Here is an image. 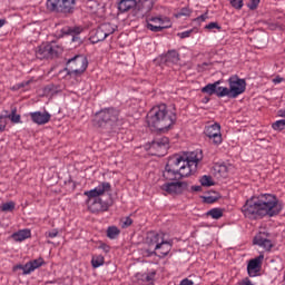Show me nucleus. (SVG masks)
I'll return each mask as SVG.
<instances>
[{"instance_id": "nucleus-1", "label": "nucleus", "mask_w": 285, "mask_h": 285, "mask_svg": "<svg viewBox=\"0 0 285 285\" xmlns=\"http://www.w3.org/2000/svg\"><path fill=\"white\" fill-rule=\"evenodd\" d=\"M282 210H284V203L273 194L252 196L242 207V213L247 219L277 217Z\"/></svg>"}, {"instance_id": "nucleus-2", "label": "nucleus", "mask_w": 285, "mask_h": 285, "mask_svg": "<svg viewBox=\"0 0 285 285\" xmlns=\"http://www.w3.org/2000/svg\"><path fill=\"white\" fill-rule=\"evenodd\" d=\"M112 185L108 181L100 183L94 189L83 193L87 208L90 213H108L112 206Z\"/></svg>"}, {"instance_id": "nucleus-3", "label": "nucleus", "mask_w": 285, "mask_h": 285, "mask_svg": "<svg viewBox=\"0 0 285 285\" xmlns=\"http://www.w3.org/2000/svg\"><path fill=\"white\" fill-rule=\"evenodd\" d=\"M177 121V115L175 111L168 110L166 104H160L153 107L147 114V124L151 128L164 132L168 130Z\"/></svg>"}, {"instance_id": "nucleus-4", "label": "nucleus", "mask_w": 285, "mask_h": 285, "mask_svg": "<svg viewBox=\"0 0 285 285\" xmlns=\"http://www.w3.org/2000/svg\"><path fill=\"white\" fill-rule=\"evenodd\" d=\"M202 159H204V151H202V149H196L190 151L188 156H185V160L178 169L180 179H184V177H190V175L197 173V165Z\"/></svg>"}, {"instance_id": "nucleus-5", "label": "nucleus", "mask_w": 285, "mask_h": 285, "mask_svg": "<svg viewBox=\"0 0 285 285\" xmlns=\"http://www.w3.org/2000/svg\"><path fill=\"white\" fill-rule=\"evenodd\" d=\"M77 0H47L46 8L48 12L53 14H62V17H70L75 13Z\"/></svg>"}, {"instance_id": "nucleus-6", "label": "nucleus", "mask_w": 285, "mask_h": 285, "mask_svg": "<svg viewBox=\"0 0 285 285\" xmlns=\"http://www.w3.org/2000/svg\"><path fill=\"white\" fill-rule=\"evenodd\" d=\"M68 77L77 79L88 70V58L83 55H76L67 60V68H65Z\"/></svg>"}, {"instance_id": "nucleus-7", "label": "nucleus", "mask_w": 285, "mask_h": 285, "mask_svg": "<svg viewBox=\"0 0 285 285\" xmlns=\"http://www.w3.org/2000/svg\"><path fill=\"white\" fill-rule=\"evenodd\" d=\"M119 121V109L109 107L104 108L96 112V118L94 119L95 126L98 128H106V126H115Z\"/></svg>"}, {"instance_id": "nucleus-8", "label": "nucleus", "mask_w": 285, "mask_h": 285, "mask_svg": "<svg viewBox=\"0 0 285 285\" xmlns=\"http://www.w3.org/2000/svg\"><path fill=\"white\" fill-rule=\"evenodd\" d=\"M63 52V48L57 45V42H47L40 45L36 50V56L38 59H55Z\"/></svg>"}, {"instance_id": "nucleus-9", "label": "nucleus", "mask_w": 285, "mask_h": 285, "mask_svg": "<svg viewBox=\"0 0 285 285\" xmlns=\"http://www.w3.org/2000/svg\"><path fill=\"white\" fill-rule=\"evenodd\" d=\"M227 82L229 86V99H237L239 95H244L246 92V79L239 78V76L234 75L227 79Z\"/></svg>"}, {"instance_id": "nucleus-10", "label": "nucleus", "mask_w": 285, "mask_h": 285, "mask_svg": "<svg viewBox=\"0 0 285 285\" xmlns=\"http://www.w3.org/2000/svg\"><path fill=\"white\" fill-rule=\"evenodd\" d=\"M220 83H222V80H217L213 83H208L202 88V92H204L205 95H208L209 97H213V95H216V97H218L219 99L224 97H228V99H230L228 87H222L219 86Z\"/></svg>"}, {"instance_id": "nucleus-11", "label": "nucleus", "mask_w": 285, "mask_h": 285, "mask_svg": "<svg viewBox=\"0 0 285 285\" xmlns=\"http://www.w3.org/2000/svg\"><path fill=\"white\" fill-rule=\"evenodd\" d=\"M204 134L212 140L214 146H222V142L224 141V138H222V125L218 122L208 125L205 127Z\"/></svg>"}, {"instance_id": "nucleus-12", "label": "nucleus", "mask_w": 285, "mask_h": 285, "mask_svg": "<svg viewBox=\"0 0 285 285\" xmlns=\"http://www.w3.org/2000/svg\"><path fill=\"white\" fill-rule=\"evenodd\" d=\"M170 250H173V240H165V238H163L161 243L156 245L154 250L147 249V253L149 257L155 255L156 257L164 259V257H168Z\"/></svg>"}, {"instance_id": "nucleus-13", "label": "nucleus", "mask_w": 285, "mask_h": 285, "mask_svg": "<svg viewBox=\"0 0 285 285\" xmlns=\"http://www.w3.org/2000/svg\"><path fill=\"white\" fill-rule=\"evenodd\" d=\"M170 148V140L168 137L158 138L150 144V150H155L154 155L157 157H164Z\"/></svg>"}, {"instance_id": "nucleus-14", "label": "nucleus", "mask_w": 285, "mask_h": 285, "mask_svg": "<svg viewBox=\"0 0 285 285\" xmlns=\"http://www.w3.org/2000/svg\"><path fill=\"white\" fill-rule=\"evenodd\" d=\"M160 189L167 193L168 195H181L185 190H188V183L186 181H173L165 183L160 186Z\"/></svg>"}, {"instance_id": "nucleus-15", "label": "nucleus", "mask_w": 285, "mask_h": 285, "mask_svg": "<svg viewBox=\"0 0 285 285\" xmlns=\"http://www.w3.org/2000/svg\"><path fill=\"white\" fill-rule=\"evenodd\" d=\"M157 0H138L137 7L134 9V17H138V19H144L146 14H148L153 8H155V2Z\"/></svg>"}, {"instance_id": "nucleus-16", "label": "nucleus", "mask_w": 285, "mask_h": 285, "mask_svg": "<svg viewBox=\"0 0 285 285\" xmlns=\"http://www.w3.org/2000/svg\"><path fill=\"white\" fill-rule=\"evenodd\" d=\"M262 262H264V255H259L248 262L247 273L249 277H258L262 271Z\"/></svg>"}, {"instance_id": "nucleus-17", "label": "nucleus", "mask_w": 285, "mask_h": 285, "mask_svg": "<svg viewBox=\"0 0 285 285\" xmlns=\"http://www.w3.org/2000/svg\"><path fill=\"white\" fill-rule=\"evenodd\" d=\"M271 234L267 232H259L255 237H254V244L256 246H261V248H264V250H271L273 248V240L269 239Z\"/></svg>"}, {"instance_id": "nucleus-18", "label": "nucleus", "mask_w": 285, "mask_h": 285, "mask_svg": "<svg viewBox=\"0 0 285 285\" xmlns=\"http://www.w3.org/2000/svg\"><path fill=\"white\" fill-rule=\"evenodd\" d=\"M29 116L31 117V121L38 126H46V124H48L52 117L48 111H33L30 112Z\"/></svg>"}, {"instance_id": "nucleus-19", "label": "nucleus", "mask_w": 285, "mask_h": 285, "mask_svg": "<svg viewBox=\"0 0 285 285\" xmlns=\"http://www.w3.org/2000/svg\"><path fill=\"white\" fill-rule=\"evenodd\" d=\"M46 264V261L43 258L39 257L38 259H33L28 262L26 265L21 267V271L23 275H30V273H35L37 268H41Z\"/></svg>"}, {"instance_id": "nucleus-20", "label": "nucleus", "mask_w": 285, "mask_h": 285, "mask_svg": "<svg viewBox=\"0 0 285 285\" xmlns=\"http://www.w3.org/2000/svg\"><path fill=\"white\" fill-rule=\"evenodd\" d=\"M164 240V234L157 232H149L146 237V244L149 248H157L158 244Z\"/></svg>"}, {"instance_id": "nucleus-21", "label": "nucleus", "mask_w": 285, "mask_h": 285, "mask_svg": "<svg viewBox=\"0 0 285 285\" xmlns=\"http://www.w3.org/2000/svg\"><path fill=\"white\" fill-rule=\"evenodd\" d=\"M118 10L124 12H129V10H132L135 12L138 2L137 0H117Z\"/></svg>"}, {"instance_id": "nucleus-22", "label": "nucleus", "mask_w": 285, "mask_h": 285, "mask_svg": "<svg viewBox=\"0 0 285 285\" xmlns=\"http://www.w3.org/2000/svg\"><path fill=\"white\" fill-rule=\"evenodd\" d=\"M185 160H186V156L176 154L168 158L166 166L174 170H178L179 173V167L184 164Z\"/></svg>"}, {"instance_id": "nucleus-23", "label": "nucleus", "mask_w": 285, "mask_h": 285, "mask_svg": "<svg viewBox=\"0 0 285 285\" xmlns=\"http://www.w3.org/2000/svg\"><path fill=\"white\" fill-rule=\"evenodd\" d=\"M163 177L167 181H177V180L181 179V176H179L178 169H173L171 167H168V166H165Z\"/></svg>"}, {"instance_id": "nucleus-24", "label": "nucleus", "mask_w": 285, "mask_h": 285, "mask_svg": "<svg viewBox=\"0 0 285 285\" xmlns=\"http://www.w3.org/2000/svg\"><path fill=\"white\" fill-rule=\"evenodd\" d=\"M13 242H26L32 237L30 229H20L11 235Z\"/></svg>"}, {"instance_id": "nucleus-25", "label": "nucleus", "mask_w": 285, "mask_h": 285, "mask_svg": "<svg viewBox=\"0 0 285 285\" xmlns=\"http://www.w3.org/2000/svg\"><path fill=\"white\" fill-rule=\"evenodd\" d=\"M105 39H106V36L104 35L101 27H98L89 38L91 43H99V41H105Z\"/></svg>"}, {"instance_id": "nucleus-26", "label": "nucleus", "mask_w": 285, "mask_h": 285, "mask_svg": "<svg viewBox=\"0 0 285 285\" xmlns=\"http://www.w3.org/2000/svg\"><path fill=\"white\" fill-rule=\"evenodd\" d=\"M165 21H166L165 26H154L153 23H147V28L151 32H161V30H165L166 28H170V19L165 18Z\"/></svg>"}, {"instance_id": "nucleus-27", "label": "nucleus", "mask_w": 285, "mask_h": 285, "mask_svg": "<svg viewBox=\"0 0 285 285\" xmlns=\"http://www.w3.org/2000/svg\"><path fill=\"white\" fill-rule=\"evenodd\" d=\"M81 27H63L61 29L62 35H71V37H75L76 35H81Z\"/></svg>"}, {"instance_id": "nucleus-28", "label": "nucleus", "mask_w": 285, "mask_h": 285, "mask_svg": "<svg viewBox=\"0 0 285 285\" xmlns=\"http://www.w3.org/2000/svg\"><path fill=\"white\" fill-rule=\"evenodd\" d=\"M166 61H168L169 63H178L179 52H177V50H169L166 55Z\"/></svg>"}, {"instance_id": "nucleus-29", "label": "nucleus", "mask_w": 285, "mask_h": 285, "mask_svg": "<svg viewBox=\"0 0 285 285\" xmlns=\"http://www.w3.org/2000/svg\"><path fill=\"white\" fill-rule=\"evenodd\" d=\"M7 119H10L12 124H21V115L17 114V108L11 109V114L7 115Z\"/></svg>"}, {"instance_id": "nucleus-30", "label": "nucleus", "mask_w": 285, "mask_h": 285, "mask_svg": "<svg viewBox=\"0 0 285 285\" xmlns=\"http://www.w3.org/2000/svg\"><path fill=\"white\" fill-rule=\"evenodd\" d=\"M207 215L212 217V219H222V217H224V210L220 208H213L207 212Z\"/></svg>"}, {"instance_id": "nucleus-31", "label": "nucleus", "mask_w": 285, "mask_h": 285, "mask_svg": "<svg viewBox=\"0 0 285 285\" xmlns=\"http://www.w3.org/2000/svg\"><path fill=\"white\" fill-rule=\"evenodd\" d=\"M100 30L104 32L105 38L110 37V35L115 33V28L110 23H104L100 26Z\"/></svg>"}, {"instance_id": "nucleus-32", "label": "nucleus", "mask_w": 285, "mask_h": 285, "mask_svg": "<svg viewBox=\"0 0 285 285\" xmlns=\"http://www.w3.org/2000/svg\"><path fill=\"white\" fill-rule=\"evenodd\" d=\"M120 233H121V230H119L117 228V226H111V227H108V229H107V237L109 239H117V237H119Z\"/></svg>"}, {"instance_id": "nucleus-33", "label": "nucleus", "mask_w": 285, "mask_h": 285, "mask_svg": "<svg viewBox=\"0 0 285 285\" xmlns=\"http://www.w3.org/2000/svg\"><path fill=\"white\" fill-rule=\"evenodd\" d=\"M17 204L12 200L8 202V203H3L0 207V210L2 213H12V210H14Z\"/></svg>"}, {"instance_id": "nucleus-34", "label": "nucleus", "mask_w": 285, "mask_h": 285, "mask_svg": "<svg viewBox=\"0 0 285 285\" xmlns=\"http://www.w3.org/2000/svg\"><path fill=\"white\" fill-rule=\"evenodd\" d=\"M105 258L102 255H97L91 258V266L94 268H99V266H104Z\"/></svg>"}, {"instance_id": "nucleus-35", "label": "nucleus", "mask_w": 285, "mask_h": 285, "mask_svg": "<svg viewBox=\"0 0 285 285\" xmlns=\"http://www.w3.org/2000/svg\"><path fill=\"white\" fill-rule=\"evenodd\" d=\"M87 10H90V12H97L99 10V1L97 0H88L86 2Z\"/></svg>"}, {"instance_id": "nucleus-36", "label": "nucleus", "mask_w": 285, "mask_h": 285, "mask_svg": "<svg viewBox=\"0 0 285 285\" xmlns=\"http://www.w3.org/2000/svg\"><path fill=\"white\" fill-rule=\"evenodd\" d=\"M200 184H202V186H215V183L213 181V177H210V176H203L202 178H200Z\"/></svg>"}, {"instance_id": "nucleus-37", "label": "nucleus", "mask_w": 285, "mask_h": 285, "mask_svg": "<svg viewBox=\"0 0 285 285\" xmlns=\"http://www.w3.org/2000/svg\"><path fill=\"white\" fill-rule=\"evenodd\" d=\"M8 116L0 115V132H6V127L8 126Z\"/></svg>"}, {"instance_id": "nucleus-38", "label": "nucleus", "mask_w": 285, "mask_h": 285, "mask_svg": "<svg viewBox=\"0 0 285 285\" xmlns=\"http://www.w3.org/2000/svg\"><path fill=\"white\" fill-rule=\"evenodd\" d=\"M273 130H284L285 128V119L276 120L272 125Z\"/></svg>"}, {"instance_id": "nucleus-39", "label": "nucleus", "mask_w": 285, "mask_h": 285, "mask_svg": "<svg viewBox=\"0 0 285 285\" xmlns=\"http://www.w3.org/2000/svg\"><path fill=\"white\" fill-rule=\"evenodd\" d=\"M230 6L236 10H242L244 8V0H230Z\"/></svg>"}, {"instance_id": "nucleus-40", "label": "nucleus", "mask_w": 285, "mask_h": 285, "mask_svg": "<svg viewBox=\"0 0 285 285\" xmlns=\"http://www.w3.org/2000/svg\"><path fill=\"white\" fill-rule=\"evenodd\" d=\"M155 275H156L155 272L149 273V274H144L141 276V279H142V282H146L147 284H150V282H153L155 279Z\"/></svg>"}, {"instance_id": "nucleus-41", "label": "nucleus", "mask_w": 285, "mask_h": 285, "mask_svg": "<svg viewBox=\"0 0 285 285\" xmlns=\"http://www.w3.org/2000/svg\"><path fill=\"white\" fill-rule=\"evenodd\" d=\"M206 30H222V27L217 22H209L208 24L205 26Z\"/></svg>"}, {"instance_id": "nucleus-42", "label": "nucleus", "mask_w": 285, "mask_h": 285, "mask_svg": "<svg viewBox=\"0 0 285 285\" xmlns=\"http://www.w3.org/2000/svg\"><path fill=\"white\" fill-rule=\"evenodd\" d=\"M259 2L261 0H250L247 4V8H249L250 10H257V8L259 7Z\"/></svg>"}, {"instance_id": "nucleus-43", "label": "nucleus", "mask_w": 285, "mask_h": 285, "mask_svg": "<svg viewBox=\"0 0 285 285\" xmlns=\"http://www.w3.org/2000/svg\"><path fill=\"white\" fill-rule=\"evenodd\" d=\"M46 92H51V95H56V92H59V89L55 85H49L45 88Z\"/></svg>"}, {"instance_id": "nucleus-44", "label": "nucleus", "mask_w": 285, "mask_h": 285, "mask_svg": "<svg viewBox=\"0 0 285 285\" xmlns=\"http://www.w3.org/2000/svg\"><path fill=\"white\" fill-rule=\"evenodd\" d=\"M208 19V13H204L197 18L194 19V23H204Z\"/></svg>"}, {"instance_id": "nucleus-45", "label": "nucleus", "mask_w": 285, "mask_h": 285, "mask_svg": "<svg viewBox=\"0 0 285 285\" xmlns=\"http://www.w3.org/2000/svg\"><path fill=\"white\" fill-rule=\"evenodd\" d=\"M193 35V29L177 33L180 39H188Z\"/></svg>"}, {"instance_id": "nucleus-46", "label": "nucleus", "mask_w": 285, "mask_h": 285, "mask_svg": "<svg viewBox=\"0 0 285 285\" xmlns=\"http://www.w3.org/2000/svg\"><path fill=\"white\" fill-rule=\"evenodd\" d=\"M217 199H219L218 194H216V196H207V197H205L206 204H215V202H217Z\"/></svg>"}, {"instance_id": "nucleus-47", "label": "nucleus", "mask_w": 285, "mask_h": 285, "mask_svg": "<svg viewBox=\"0 0 285 285\" xmlns=\"http://www.w3.org/2000/svg\"><path fill=\"white\" fill-rule=\"evenodd\" d=\"M190 9H188V8H183V9H180V11H179V17H190Z\"/></svg>"}, {"instance_id": "nucleus-48", "label": "nucleus", "mask_w": 285, "mask_h": 285, "mask_svg": "<svg viewBox=\"0 0 285 285\" xmlns=\"http://www.w3.org/2000/svg\"><path fill=\"white\" fill-rule=\"evenodd\" d=\"M122 228H128L129 226H132V218L126 217L125 220H122Z\"/></svg>"}, {"instance_id": "nucleus-49", "label": "nucleus", "mask_w": 285, "mask_h": 285, "mask_svg": "<svg viewBox=\"0 0 285 285\" xmlns=\"http://www.w3.org/2000/svg\"><path fill=\"white\" fill-rule=\"evenodd\" d=\"M57 235H59L58 229H53V230L47 233V237H50V239H55V237H57Z\"/></svg>"}, {"instance_id": "nucleus-50", "label": "nucleus", "mask_w": 285, "mask_h": 285, "mask_svg": "<svg viewBox=\"0 0 285 285\" xmlns=\"http://www.w3.org/2000/svg\"><path fill=\"white\" fill-rule=\"evenodd\" d=\"M151 21H153L154 23L164 24V23H166V18L156 17V18H151Z\"/></svg>"}, {"instance_id": "nucleus-51", "label": "nucleus", "mask_w": 285, "mask_h": 285, "mask_svg": "<svg viewBox=\"0 0 285 285\" xmlns=\"http://www.w3.org/2000/svg\"><path fill=\"white\" fill-rule=\"evenodd\" d=\"M195 283L188 278H184L179 285H194Z\"/></svg>"}, {"instance_id": "nucleus-52", "label": "nucleus", "mask_w": 285, "mask_h": 285, "mask_svg": "<svg viewBox=\"0 0 285 285\" xmlns=\"http://www.w3.org/2000/svg\"><path fill=\"white\" fill-rule=\"evenodd\" d=\"M238 285H254L248 277L244 278Z\"/></svg>"}, {"instance_id": "nucleus-53", "label": "nucleus", "mask_w": 285, "mask_h": 285, "mask_svg": "<svg viewBox=\"0 0 285 285\" xmlns=\"http://www.w3.org/2000/svg\"><path fill=\"white\" fill-rule=\"evenodd\" d=\"M191 191L193 193H202V186H199V185L191 186Z\"/></svg>"}, {"instance_id": "nucleus-54", "label": "nucleus", "mask_w": 285, "mask_h": 285, "mask_svg": "<svg viewBox=\"0 0 285 285\" xmlns=\"http://www.w3.org/2000/svg\"><path fill=\"white\" fill-rule=\"evenodd\" d=\"M284 81V78L277 76L276 78L273 79V83H282Z\"/></svg>"}, {"instance_id": "nucleus-55", "label": "nucleus", "mask_w": 285, "mask_h": 285, "mask_svg": "<svg viewBox=\"0 0 285 285\" xmlns=\"http://www.w3.org/2000/svg\"><path fill=\"white\" fill-rule=\"evenodd\" d=\"M101 248L105 253H110V247L108 245H101Z\"/></svg>"}, {"instance_id": "nucleus-56", "label": "nucleus", "mask_w": 285, "mask_h": 285, "mask_svg": "<svg viewBox=\"0 0 285 285\" xmlns=\"http://www.w3.org/2000/svg\"><path fill=\"white\" fill-rule=\"evenodd\" d=\"M6 26V19H0V28H3Z\"/></svg>"}, {"instance_id": "nucleus-57", "label": "nucleus", "mask_w": 285, "mask_h": 285, "mask_svg": "<svg viewBox=\"0 0 285 285\" xmlns=\"http://www.w3.org/2000/svg\"><path fill=\"white\" fill-rule=\"evenodd\" d=\"M208 101H210V98H208V97H205V98L203 99V104H208Z\"/></svg>"}]
</instances>
